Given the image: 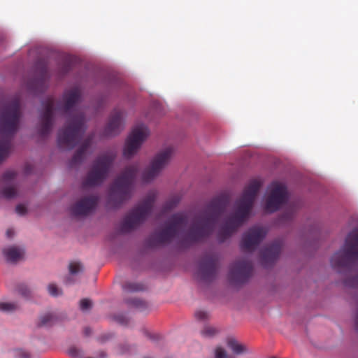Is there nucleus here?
Here are the masks:
<instances>
[{
    "instance_id": "1",
    "label": "nucleus",
    "mask_w": 358,
    "mask_h": 358,
    "mask_svg": "<svg viewBox=\"0 0 358 358\" xmlns=\"http://www.w3.org/2000/svg\"><path fill=\"white\" fill-rule=\"evenodd\" d=\"M229 203V196L226 194L214 197L203 210L195 215L180 245L188 248L208 238Z\"/></svg>"
},
{
    "instance_id": "2",
    "label": "nucleus",
    "mask_w": 358,
    "mask_h": 358,
    "mask_svg": "<svg viewBox=\"0 0 358 358\" xmlns=\"http://www.w3.org/2000/svg\"><path fill=\"white\" fill-rule=\"evenodd\" d=\"M260 187L259 180H252L245 188L242 196L236 203L235 213L226 220L217 234L220 242L222 243L230 237L248 217Z\"/></svg>"
},
{
    "instance_id": "3",
    "label": "nucleus",
    "mask_w": 358,
    "mask_h": 358,
    "mask_svg": "<svg viewBox=\"0 0 358 358\" xmlns=\"http://www.w3.org/2000/svg\"><path fill=\"white\" fill-rule=\"evenodd\" d=\"M80 91L73 88L66 91L63 95L64 104L60 102L55 103L52 97H48L42 105L43 111L40 115V122L38 126V133L41 137L47 136L51 131L53 125L54 113L56 111L62 113H69L80 99Z\"/></svg>"
},
{
    "instance_id": "4",
    "label": "nucleus",
    "mask_w": 358,
    "mask_h": 358,
    "mask_svg": "<svg viewBox=\"0 0 358 358\" xmlns=\"http://www.w3.org/2000/svg\"><path fill=\"white\" fill-rule=\"evenodd\" d=\"M138 171V164L129 165L124 169L110 187L109 205L118 208L131 197Z\"/></svg>"
},
{
    "instance_id": "5",
    "label": "nucleus",
    "mask_w": 358,
    "mask_h": 358,
    "mask_svg": "<svg viewBox=\"0 0 358 358\" xmlns=\"http://www.w3.org/2000/svg\"><path fill=\"white\" fill-rule=\"evenodd\" d=\"M20 117V104L13 101L1 114L0 122V164L8 156L10 149V141L17 130Z\"/></svg>"
},
{
    "instance_id": "6",
    "label": "nucleus",
    "mask_w": 358,
    "mask_h": 358,
    "mask_svg": "<svg viewBox=\"0 0 358 358\" xmlns=\"http://www.w3.org/2000/svg\"><path fill=\"white\" fill-rule=\"evenodd\" d=\"M116 158V152L112 150L99 155L93 162L90 170L83 180V188L101 185L108 178Z\"/></svg>"
},
{
    "instance_id": "7",
    "label": "nucleus",
    "mask_w": 358,
    "mask_h": 358,
    "mask_svg": "<svg viewBox=\"0 0 358 358\" xmlns=\"http://www.w3.org/2000/svg\"><path fill=\"white\" fill-rule=\"evenodd\" d=\"M358 260V227L353 229L347 236L343 249L331 258L333 268L338 271L350 270L355 261Z\"/></svg>"
},
{
    "instance_id": "8",
    "label": "nucleus",
    "mask_w": 358,
    "mask_h": 358,
    "mask_svg": "<svg viewBox=\"0 0 358 358\" xmlns=\"http://www.w3.org/2000/svg\"><path fill=\"white\" fill-rule=\"evenodd\" d=\"M188 222V215L185 213H177L171 216L164 229L156 231L149 236L146 241L148 247L155 248L163 244L169 243L177 236L180 229L185 227Z\"/></svg>"
},
{
    "instance_id": "9",
    "label": "nucleus",
    "mask_w": 358,
    "mask_h": 358,
    "mask_svg": "<svg viewBox=\"0 0 358 358\" xmlns=\"http://www.w3.org/2000/svg\"><path fill=\"white\" fill-rule=\"evenodd\" d=\"M85 131V115L82 113H76L71 117L67 124L59 131V147L72 149L78 143Z\"/></svg>"
},
{
    "instance_id": "10",
    "label": "nucleus",
    "mask_w": 358,
    "mask_h": 358,
    "mask_svg": "<svg viewBox=\"0 0 358 358\" xmlns=\"http://www.w3.org/2000/svg\"><path fill=\"white\" fill-rule=\"evenodd\" d=\"M155 198V194H150L134 207L123 220L120 227L121 231L129 232L142 224L151 213Z\"/></svg>"
},
{
    "instance_id": "11",
    "label": "nucleus",
    "mask_w": 358,
    "mask_h": 358,
    "mask_svg": "<svg viewBox=\"0 0 358 358\" xmlns=\"http://www.w3.org/2000/svg\"><path fill=\"white\" fill-rule=\"evenodd\" d=\"M268 189L270 194L266 201L265 210L273 213L287 202L288 193L285 185L276 181L271 182Z\"/></svg>"
},
{
    "instance_id": "12",
    "label": "nucleus",
    "mask_w": 358,
    "mask_h": 358,
    "mask_svg": "<svg viewBox=\"0 0 358 358\" xmlns=\"http://www.w3.org/2000/svg\"><path fill=\"white\" fill-rule=\"evenodd\" d=\"M173 150L169 147L159 152L152 159L150 166L142 174V180L150 182L155 179L161 171L168 164L172 156Z\"/></svg>"
},
{
    "instance_id": "13",
    "label": "nucleus",
    "mask_w": 358,
    "mask_h": 358,
    "mask_svg": "<svg viewBox=\"0 0 358 358\" xmlns=\"http://www.w3.org/2000/svg\"><path fill=\"white\" fill-rule=\"evenodd\" d=\"M148 135L149 131L145 125L140 124L135 127L126 141L124 156L126 158H131L134 155Z\"/></svg>"
},
{
    "instance_id": "14",
    "label": "nucleus",
    "mask_w": 358,
    "mask_h": 358,
    "mask_svg": "<svg viewBox=\"0 0 358 358\" xmlns=\"http://www.w3.org/2000/svg\"><path fill=\"white\" fill-rule=\"evenodd\" d=\"M252 262L245 259L236 260L231 264L229 278L235 284L244 283L250 278L252 273Z\"/></svg>"
},
{
    "instance_id": "15",
    "label": "nucleus",
    "mask_w": 358,
    "mask_h": 358,
    "mask_svg": "<svg viewBox=\"0 0 358 358\" xmlns=\"http://www.w3.org/2000/svg\"><path fill=\"white\" fill-rule=\"evenodd\" d=\"M266 233V230L263 227H251L243 236L241 248L245 251L254 250L265 238Z\"/></svg>"
},
{
    "instance_id": "16",
    "label": "nucleus",
    "mask_w": 358,
    "mask_h": 358,
    "mask_svg": "<svg viewBox=\"0 0 358 358\" xmlns=\"http://www.w3.org/2000/svg\"><path fill=\"white\" fill-rule=\"evenodd\" d=\"M217 257L215 255H206L199 264V273L205 281L212 280L217 273Z\"/></svg>"
},
{
    "instance_id": "17",
    "label": "nucleus",
    "mask_w": 358,
    "mask_h": 358,
    "mask_svg": "<svg viewBox=\"0 0 358 358\" xmlns=\"http://www.w3.org/2000/svg\"><path fill=\"white\" fill-rule=\"evenodd\" d=\"M98 200L94 195L85 196L71 207V213L75 216L87 215L95 209Z\"/></svg>"
},
{
    "instance_id": "18",
    "label": "nucleus",
    "mask_w": 358,
    "mask_h": 358,
    "mask_svg": "<svg viewBox=\"0 0 358 358\" xmlns=\"http://www.w3.org/2000/svg\"><path fill=\"white\" fill-rule=\"evenodd\" d=\"M123 112L115 109L109 118L108 122L105 127L103 135L105 136H113L117 135L122 129Z\"/></svg>"
},
{
    "instance_id": "19",
    "label": "nucleus",
    "mask_w": 358,
    "mask_h": 358,
    "mask_svg": "<svg viewBox=\"0 0 358 358\" xmlns=\"http://www.w3.org/2000/svg\"><path fill=\"white\" fill-rule=\"evenodd\" d=\"M281 250V243L275 241L261 252L262 262L264 266L272 264L278 259Z\"/></svg>"
},
{
    "instance_id": "20",
    "label": "nucleus",
    "mask_w": 358,
    "mask_h": 358,
    "mask_svg": "<svg viewBox=\"0 0 358 358\" xmlns=\"http://www.w3.org/2000/svg\"><path fill=\"white\" fill-rule=\"evenodd\" d=\"M92 136H89L76 151L69 162L70 167H76L83 162L85 157V153L92 143Z\"/></svg>"
},
{
    "instance_id": "21",
    "label": "nucleus",
    "mask_w": 358,
    "mask_h": 358,
    "mask_svg": "<svg viewBox=\"0 0 358 358\" xmlns=\"http://www.w3.org/2000/svg\"><path fill=\"white\" fill-rule=\"evenodd\" d=\"M3 253L6 259L11 262H15L22 258L24 250L17 246H10L3 250Z\"/></svg>"
},
{
    "instance_id": "22",
    "label": "nucleus",
    "mask_w": 358,
    "mask_h": 358,
    "mask_svg": "<svg viewBox=\"0 0 358 358\" xmlns=\"http://www.w3.org/2000/svg\"><path fill=\"white\" fill-rule=\"evenodd\" d=\"M56 321L55 316L50 313H45L39 317V321L38 322V327H50L52 326Z\"/></svg>"
},
{
    "instance_id": "23",
    "label": "nucleus",
    "mask_w": 358,
    "mask_h": 358,
    "mask_svg": "<svg viewBox=\"0 0 358 358\" xmlns=\"http://www.w3.org/2000/svg\"><path fill=\"white\" fill-rule=\"evenodd\" d=\"M227 346L235 353L241 354L245 351V348L242 344L239 343L234 338H227Z\"/></svg>"
},
{
    "instance_id": "24",
    "label": "nucleus",
    "mask_w": 358,
    "mask_h": 358,
    "mask_svg": "<svg viewBox=\"0 0 358 358\" xmlns=\"http://www.w3.org/2000/svg\"><path fill=\"white\" fill-rule=\"evenodd\" d=\"M20 308L17 303L15 302H1L0 310L6 313H12L17 310Z\"/></svg>"
},
{
    "instance_id": "25",
    "label": "nucleus",
    "mask_w": 358,
    "mask_h": 358,
    "mask_svg": "<svg viewBox=\"0 0 358 358\" xmlns=\"http://www.w3.org/2000/svg\"><path fill=\"white\" fill-rule=\"evenodd\" d=\"M36 68L43 80L48 77V67L44 61L39 60L36 64Z\"/></svg>"
},
{
    "instance_id": "26",
    "label": "nucleus",
    "mask_w": 358,
    "mask_h": 358,
    "mask_svg": "<svg viewBox=\"0 0 358 358\" xmlns=\"http://www.w3.org/2000/svg\"><path fill=\"white\" fill-rule=\"evenodd\" d=\"M180 201V198L178 196H173L170 199H169L164 205L163 211L168 212L175 208Z\"/></svg>"
},
{
    "instance_id": "27",
    "label": "nucleus",
    "mask_w": 358,
    "mask_h": 358,
    "mask_svg": "<svg viewBox=\"0 0 358 358\" xmlns=\"http://www.w3.org/2000/svg\"><path fill=\"white\" fill-rule=\"evenodd\" d=\"M1 193L6 199L14 198L17 195V191L13 186H7L3 188Z\"/></svg>"
},
{
    "instance_id": "28",
    "label": "nucleus",
    "mask_w": 358,
    "mask_h": 358,
    "mask_svg": "<svg viewBox=\"0 0 358 358\" xmlns=\"http://www.w3.org/2000/svg\"><path fill=\"white\" fill-rule=\"evenodd\" d=\"M122 287L128 292H137L143 289V285L133 282H126Z\"/></svg>"
},
{
    "instance_id": "29",
    "label": "nucleus",
    "mask_w": 358,
    "mask_h": 358,
    "mask_svg": "<svg viewBox=\"0 0 358 358\" xmlns=\"http://www.w3.org/2000/svg\"><path fill=\"white\" fill-rule=\"evenodd\" d=\"M126 303L139 309H143L146 306L145 301L137 298L128 299L126 300Z\"/></svg>"
},
{
    "instance_id": "30",
    "label": "nucleus",
    "mask_w": 358,
    "mask_h": 358,
    "mask_svg": "<svg viewBox=\"0 0 358 358\" xmlns=\"http://www.w3.org/2000/svg\"><path fill=\"white\" fill-rule=\"evenodd\" d=\"M70 275H74L83 271V266L80 262H71L69 266Z\"/></svg>"
},
{
    "instance_id": "31",
    "label": "nucleus",
    "mask_w": 358,
    "mask_h": 358,
    "mask_svg": "<svg viewBox=\"0 0 358 358\" xmlns=\"http://www.w3.org/2000/svg\"><path fill=\"white\" fill-rule=\"evenodd\" d=\"M73 68V64L69 60H65L59 68V73L61 75H65L69 73Z\"/></svg>"
},
{
    "instance_id": "32",
    "label": "nucleus",
    "mask_w": 358,
    "mask_h": 358,
    "mask_svg": "<svg viewBox=\"0 0 358 358\" xmlns=\"http://www.w3.org/2000/svg\"><path fill=\"white\" fill-rule=\"evenodd\" d=\"M344 285L346 287L358 289V275L347 278L344 280Z\"/></svg>"
},
{
    "instance_id": "33",
    "label": "nucleus",
    "mask_w": 358,
    "mask_h": 358,
    "mask_svg": "<svg viewBox=\"0 0 358 358\" xmlns=\"http://www.w3.org/2000/svg\"><path fill=\"white\" fill-rule=\"evenodd\" d=\"M217 333L216 328L210 326H206L201 331V334L204 337H212Z\"/></svg>"
},
{
    "instance_id": "34",
    "label": "nucleus",
    "mask_w": 358,
    "mask_h": 358,
    "mask_svg": "<svg viewBox=\"0 0 358 358\" xmlns=\"http://www.w3.org/2000/svg\"><path fill=\"white\" fill-rule=\"evenodd\" d=\"M48 292L53 296H57L62 294V291L55 284L51 283L48 285Z\"/></svg>"
},
{
    "instance_id": "35",
    "label": "nucleus",
    "mask_w": 358,
    "mask_h": 358,
    "mask_svg": "<svg viewBox=\"0 0 358 358\" xmlns=\"http://www.w3.org/2000/svg\"><path fill=\"white\" fill-rule=\"evenodd\" d=\"M69 355L73 358H82L83 357L82 350L76 347H71L69 348Z\"/></svg>"
},
{
    "instance_id": "36",
    "label": "nucleus",
    "mask_w": 358,
    "mask_h": 358,
    "mask_svg": "<svg viewBox=\"0 0 358 358\" xmlns=\"http://www.w3.org/2000/svg\"><path fill=\"white\" fill-rule=\"evenodd\" d=\"M92 303L89 299H83L80 301V308L83 311H86L92 308Z\"/></svg>"
},
{
    "instance_id": "37",
    "label": "nucleus",
    "mask_w": 358,
    "mask_h": 358,
    "mask_svg": "<svg viewBox=\"0 0 358 358\" xmlns=\"http://www.w3.org/2000/svg\"><path fill=\"white\" fill-rule=\"evenodd\" d=\"M16 175L14 171H7L3 175V180L6 182H10L15 178Z\"/></svg>"
},
{
    "instance_id": "38",
    "label": "nucleus",
    "mask_w": 358,
    "mask_h": 358,
    "mask_svg": "<svg viewBox=\"0 0 358 358\" xmlns=\"http://www.w3.org/2000/svg\"><path fill=\"white\" fill-rule=\"evenodd\" d=\"M17 292L24 297H28L30 295V290L27 285L24 284L19 285L17 287Z\"/></svg>"
},
{
    "instance_id": "39",
    "label": "nucleus",
    "mask_w": 358,
    "mask_h": 358,
    "mask_svg": "<svg viewBox=\"0 0 358 358\" xmlns=\"http://www.w3.org/2000/svg\"><path fill=\"white\" fill-rule=\"evenodd\" d=\"M14 357L15 358H30V355L25 350L17 349L14 351Z\"/></svg>"
},
{
    "instance_id": "40",
    "label": "nucleus",
    "mask_w": 358,
    "mask_h": 358,
    "mask_svg": "<svg viewBox=\"0 0 358 358\" xmlns=\"http://www.w3.org/2000/svg\"><path fill=\"white\" fill-rule=\"evenodd\" d=\"M195 317L198 320L204 321L208 319L209 315L206 311L199 310L196 311Z\"/></svg>"
},
{
    "instance_id": "41",
    "label": "nucleus",
    "mask_w": 358,
    "mask_h": 358,
    "mask_svg": "<svg viewBox=\"0 0 358 358\" xmlns=\"http://www.w3.org/2000/svg\"><path fill=\"white\" fill-rule=\"evenodd\" d=\"M115 320L121 325H127L129 323V319L123 314L115 315Z\"/></svg>"
},
{
    "instance_id": "42",
    "label": "nucleus",
    "mask_w": 358,
    "mask_h": 358,
    "mask_svg": "<svg viewBox=\"0 0 358 358\" xmlns=\"http://www.w3.org/2000/svg\"><path fill=\"white\" fill-rule=\"evenodd\" d=\"M294 213L292 211H286L281 215V220L282 221H287L292 219Z\"/></svg>"
},
{
    "instance_id": "43",
    "label": "nucleus",
    "mask_w": 358,
    "mask_h": 358,
    "mask_svg": "<svg viewBox=\"0 0 358 358\" xmlns=\"http://www.w3.org/2000/svg\"><path fill=\"white\" fill-rule=\"evenodd\" d=\"M16 213L20 215H24L27 212L26 207L22 204H19L15 208Z\"/></svg>"
},
{
    "instance_id": "44",
    "label": "nucleus",
    "mask_w": 358,
    "mask_h": 358,
    "mask_svg": "<svg viewBox=\"0 0 358 358\" xmlns=\"http://www.w3.org/2000/svg\"><path fill=\"white\" fill-rule=\"evenodd\" d=\"M6 236L8 238H13V236H14V231L13 229H7L6 231Z\"/></svg>"
},
{
    "instance_id": "45",
    "label": "nucleus",
    "mask_w": 358,
    "mask_h": 358,
    "mask_svg": "<svg viewBox=\"0 0 358 358\" xmlns=\"http://www.w3.org/2000/svg\"><path fill=\"white\" fill-rule=\"evenodd\" d=\"M64 282L66 285H71L74 282L72 277H71V276L66 277Z\"/></svg>"
},
{
    "instance_id": "46",
    "label": "nucleus",
    "mask_w": 358,
    "mask_h": 358,
    "mask_svg": "<svg viewBox=\"0 0 358 358\" xmlns=\"http://www.w3.org/2000/svg\"><path fill=\"white\" fill-rule=\"evenodd\" d=\"M90 332H91V330H90V328H85V334L86 335H89V334H90Z\"/></svg>"
},
{
    "instance_id": "47",
    "label": "nucleus",
    "mask_w": 358,
    "mask_h": 358,
    "mask_svg": "<svg viewBox=\"0 0 358 358\" xmlns=\"http://www.w3.org/2000/svg\"><path fill=\"white\" fill-rule=\"evenodd\" d=\"M144 358H150V357H144Z\"/></svg>"
}]
</instances>
